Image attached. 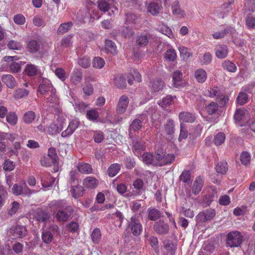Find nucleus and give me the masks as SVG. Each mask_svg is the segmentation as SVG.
I'll return each mask as SVG.
<instances>
[{"mask_svg": "<svg viewBox=\"0 0 255 255\" xmlns=\"http://www.w3.org/2000/svg\"><path fill=\"white\" fill-rule=\"evenodd\" d=\"M53 235L50 231H43L42 234V239L44 243L49 244L53 240Z\"/></svg>", "mask_w": 255, "mask_h": 255, "instance_id": "obj_63", "label": "nucleus"}, {"mask_svg": "<svg viewBox=\"0 0 255 255\" xmlns=\"http://www.w3.org/2000/svg\"><path fill=\"white\" fill-rule=\"evenodd\" d=\"M153 230L158 235H165L169 233V227L163 220L156 222L153 225Z\"/></svg>", "mask_w": 255, "mask_h": 255, "instance_id": "obj_6", "label": "nucleus"}, {"mask_svg": "<svg viewBox=\"0 0 255 255\" xmlns=\"http://www.w3.org/2000/svg\"><path fill=\"white\" fill-rule=\"evenodd\" d=\"M216 215L215 211L212 209L204 210L197 216V219L200 222H205L212 220Z\"/></svg>", "mask_w": 255, "mask_h": 255, "instance_id": "obj_9", "label": "nucleus"}, {"mask_svg": "<svg viewBox=\"0 0 255 255\" xmlns=\"http://www.w3.org/2000/svg\"><path fill=\"white\" fill-rule=\"evenodd\" d=\"M182 73L179 70H176L172 74L173 86L177 88L181 85V81L182 79Z\"/></svg>", "mask_w": 255, "mask_h": 255, "instance_id": "obj_26", "label": "nucleus"}, {"mask_svg": "<svg viewBox=\"0 0 255 255\" xmlns=\"http://www.w3.org/2000/svg\"><path fill=\"white\" fill-rule=\"evenodd\" d=\"M203 185V181L200 177L196 178L192 186V192L195 195H197L201 190Z\"/></svg>", "mask_w": 255, "mask_h": 255, "instance_id": "obj_29", "label": "nucleus"}, {"mask_svg": "<svg viewBox=\"0 0 255 255\" xmlns=\"http://www.w3.org/2000/svg\"><path fill=\"white\" fill-rule=\"evenodd\" d=\"M97 2L98 8L104 12L109 11L111 15L118 12L116 0H98Z\"/></svg>", "mask_w": 255, "mask_h": 255, "instance_id": "obj_2", "label": "nucleus"}, {"mask_svg": "<svg viewBox=\"0 0 255 255\" xmlns=\"http://www.w3.org/2000/svg\"><path fill=\"white\" fill-rule=\"evenodd\" d=\"M83 185L87 188H94L98 185L96 179L92 177H88L84 179Z\"/></svg>", "mask_w": 255, "mask_h": 255, "instance_id": "obj_38", "label": "nucleus"}, {"mask_svg": "<svg viewBox=\"0 0 255 255\" xmlns=\"http://www.w3.org/2000/svg\"><path fill=\"white\" fill-rule=\"evenodd\" d=\"M228 169V164L227 162L224 161L219 162L216 166V171L222 174H225Z\"/></svg>", "mask_w": 255, "mask_h": 255, "instance_id": "obj_44", "label": "nucleus"}, {"mask_svg": "<svg viewBox=\"0 0 255 255\" xmlns=\"http://www.w3.org/2000/svg\"><path fill=\"white\" fill-rule=\"evenodd\" d=\"M164 85V82L160 79H156L151 83V89L152 92L156 93L161 90Z\"/></svg>", "mask_w": 255, "mask_h": 255, "instance_id": "obj_23", "label": "nucleus"}, {"mask_svg": "<svg viewBox=\"0 0 255 255\" xmlns=\"http://www.w3.org/2000/svg\"><path fill=\"white\" fill-rule=\"evenodd\" d=\"M50 218V214L45 211L39 210L37 212L35 215V218L40 222L45 223Z\"/></svg>", "mask_w": 255, "mask_h": 255, "instance_id": "obj_18", "label": "nucleus"}, {"mask_svg": "<svg viewBox=\"0 0 255 255\" xmlns=\"http://www.w3.org/2000/svg\"><path fill=\"white\" fill-rule=\"evenodd\" d=\"M195 77L199 83H203L207 79L206 72L203 69H199L195 72Z\"/></svg>", "mask_w": 255, "mask_h": 255, "instance_id": "obj_32", "label": "nucleus"}, {"mask_svg": "<svg viewBox=\"0 0 255 255\" xmlns=\"http://www.w3.org/2000/svg\"><path fill=\"white\" fill-rule=\"evenodd\" d=\"M172 11L178 17H184L185 16V11L180 8L178 1H174L172 4Z\"/></svg>", "mask_w": 255, "mask_h": 255, "instance_id": "obj_27", "label": "nucleus"}, {"mask_svg": "<svg viewBox=\"0 0 255 255\" xmlns=\"http://www.w3.org/2000/svg\"><path fill=\"white\" fill-rule=\"evenodd\" d=\"M51 88V84L49 81L46 80H43L39 85L38 89V92L42 95H45Z\"/></svg>", "mask_w": 255, "mask_h": 255, "instance_id": "obj_28", "label": "nucleus"}, {"mask_svg": "<svg viewBox=\"0 0 255 255\" xmlns=\"http://www.w3.org/2000/svg\"><path fill=\"white\" fill-rule=\"evenodd\" d=\"M27 48L31 53L43 54L48 51V45L39 39H31L27 41Z\"/></svg>", "mask_w": 255, "mask_h": 255, "instance_id": "obj_1", "label": "nucleus"}, {"mask_svg": "<svg viewBox=\"0 0 255 255\" xmlns=\"http://www.w3.org/2000/svg\"><path fill=\"white\" fill-rule=\"evenodd\" d=\"M29 94V91L26 89L19 88L15 91L14 97L15 99H19L26 97Z\"/></svg>", "mask_w": 255, "mask_h": 255, "instance_id": "obj_51", "label": "nucleus"}, {"mask_svg": "<svg viewBox=\"0 0 255 255\" xmlns=\"http://www.w3.org/2000/svg\"><path fill=\"white\" fill-rule=\"evenodd\" d=\"M174 97L171 95H167L162 99L159 103V105L163 108L165 109L167 107L172 105L174 103Z\"/></svg>", "mask_w": 255, "mask_h": 255, "instance_id": "obj_41", "label": "nucleus"}, {"mask_svg": "<svg viewBox=\"0 0 255 255\" xmlns=\"http://www.w3.org/2000/svg\"><path fill=\"white\" fill-rule=\"evenodd\" d=\"M251 155L247 151H243L241 154L240 160L243 164L245 166L250 164Z\"/></svg>", "mask_w": 255, "mask_h": 255, "instance_id": "obj_56", "label": "nucleus"}, {"mask_svg": "<svg viewBox=\"0 0 255 255\" xmlns=\"http://www.w3.org/2000/svg\"><path fill=\"white\" fill-rule=\"evenodd\" d=\"M129 227H130L131 232L134 236H138L142 232V225L139 220H138L135 216L131 218L129 223Z\"/></svg>", "mask_w": 255, "mask_h": 255, "instance_id": "obj_8", "label": "nucleus"}, {"mask_svg": "<svg viewBox=\"0 0 255 255\" xmlns=\"http://www.w3.org/2000/svg\"><path fill=\"white\" fill-rule=\"evenodd\" d=\"M165 255H174L176 250V246L170 240H166L164 243Z\"/></svg>", "mask_w": 255, "mask_h": 255, "instance_id": "obj_15", "label": "nucleus"}, {"mask_svg": "<svg viewBox=\"0 0 255 255\" xmlns=\"http://www.w3.org/2000/svg\"><path fill=\"white\" fill-rule=\"evenodd\" d=\"M229 33L232 35V37H234L236 34V30L232 27H226L223 30L215 32L212 35L214 39H218L224 38Z\"/></svg>", "mask_w": 255, "mask_h": 255, "instance_id": "obj_12", "label": "nucleus"}, {"mask_svg": "<svg viewBox=\"0 0 255 255\" xmlns=\"http://www.w3.org/2000/svg\"><path fill=\"white\" fill-rule=\"evenodd\" d=\"M222 66L224 69L229 72H234L237 70V67L235 64L229 60L224 61L222 64Z\"/></svg>", "mask_w": 255, "mask_h": 255, "instance_id": "obj_60", "label": "nucleus"}, {"mask_svg": "<svg viewBox=\"0 0 255 255\" xmlns=\"http://www.w3.org/2000/svg\"><path fill=\"white\" fill-rule=\"evenodd\" d=\"M121 169V165L118 163L111 164L108 168L107 172L109 176L114 177L116 176Z\"/></svg>", "mask_w": 255, "mask_h": 255, "instance_id": "obj_39", "label": "nucleus"}, {"mask_svg": "<svg viewBox=\"0 0 255 255\" xmlns=\"http://www.w3.org/2000/svg\"><path fill=\"white\" fill-rule=\"evenodd\" d=\"M79 123L77 120H72L69 124L68 128L65 130L66 134L69 135L74 132V131L78 127Z\"/></svg>", "mask_w": 255, "mask_h": 255, "instance_id": "obj_54", "label": "nucleus"}, {"mask_svg": "<svg viewBox=\"0 0 255 255\" xmlns=\"http://www.w3.org/2000/svg\"><path fill=\"white\" fill-rule=\"evenodd\" d=\"M208 93H209V95L210 97L216 98V99L222 94L219 88L218 87L210 88V90H208Z\"/></svg>", "mask_w": 255, "mask_h": 255, "instance_id": "obj_58", "label": "nucleus"}, {"mask_svg": "<svg viewBox=\"0 0 255 255\" xmlns=\"http://www.w3.org/2000/svg\"><path fill=\"white\" fill-rule=\"evenodd\" d=\"M245 12H253L255 10V0H248L244 5Z\"/></svg>", "mask_w": 255, "mask_h": 255, "instance_id": "obj_50", "label": "nucleus"}, {"mask_svg": "<svg viewBox=\"0 0 255 255\" xmlns=\"http://www.w3.org/2000/svg\"><path fill=\"white\" fill-rule=\"evenodd\" d=\"M35 118V114L33 111H29L26 112L22 118L23 121L26 124H30Z\"/></svg>", "mask_w": 255, "mask_h": 255, "instance_id": "obj_40", "label": "nucleus"}, {"mask_svg": "<svg viewBox=\"0 0 255 255\" xmlns=\"http://www.w3.org/2000/svg\"><path fill=\"white\" fill-rule=\"evenodd\" d=\"M10 232L15 238L21 239L27 235V230L24 226L16 225L11 228Z\"/></svg>", "mask_w": 255, "mask_h": 255, "instance_id": "obj_7", "label": "nucleus"}, {"mask_svg": "<svg viewBox=\"0 0 255 255\" xmlns=\"http://www.w3.org/2000/svg\"><path fill=\"white\" fill-rule=\"evenodd\" d=\"M248 101V95L244 92L239 93L237 98V102L240 105H243L247 103Z\"/></svg>", "mask_w": 255, "mask_h": 255, "instance_id": "obj_55", "label": "nucleus"}, {"mask_svg": "<svg viewBox=\"0 0 255 255\" xmlns=\"http://www.w3.org/2000/svg\"><path fill=\"white\" fill-rule=\"evenodd\" d=\"M126 80L123 76L120 75L115 78L114 82L118 88H125L126 87Z\"/></svg>", "mask_w": 255, "mask_h": 255, "instance_id": "obj_48", "label": "nucleus"}, {"mask_svg": "<svg viewBox=\"0 0 255 255\" xmlns=\"http://www.w3.org/2000/svg\"><path fill=\"white\" fill-rule=\"evenodd\" d=\"M175 157L173 154H166L158 151L155 153V166H162L172 162Z\"/></svg>", "mask_w": 255, "mask_h": 255, "instance_id": "obj_5", "label": "nucleus"}, {"mask_svg": "<svg viewBox=\"0 0 255 255\" xmlns=\"http://www.w3.org/2000/svg\"><path fill=\"white\" fill-rule=\"evenodd\" d=\"M41 178V184L45 188H48L51 187L54 182V179L51 177L49 174H47Z\"/></svg>", "mask_w": 255, "mask_h": 255, "instance_id": "obj_25", "label": "nucleus"}, {"mask_svg": "<svg viewBox=\"0 0 255 255\" xmlns=\"http://www.w3.org/2000/svg\"><path fill=\"white\" fill-rule=\"evenodd\" d=\"M38 70L36 66L32 64H28L26 66L25 72V73L29 76L35 75L37 73Z\"/></svg>", "mask_w": 255, "mask_h": 255, "instance_id": "obj_57", "label": "nucleus"}, {"mask_svg": "<svg viewBox=\"0 0 255 255\" xmlns=\"http://www.w3.org/2000/svg\"><path fill=\"white\" fill-rule=\"evenodd\" d=\"M17 119V116L14 112H10L6 115V122L11 126H14L16 124Z\"/></svg>", "mask_w": 255, "mask_h": 255, "instance_id": "obj_43", "label": "nucleus"}, {"mask_svg": "<svg viewBox=\"0 0 255 255\" xmlns=\"http://www.w3.org/2000/svg\"><path fill=\"white\" fill-rule=\"evenodd\" d=\"M102 234L99 228H95L92 232L91 237L92 241L95 244H98L101 239Z\"/></svg>", "mask_w": 255, "mask_h": 255, "instance_id": "obj_36", "label": "nucleus"}, {"mask_svg": "<svg viewBox=\"0 0 255 255\" xmlns=\"http://www.w3.org/2000/svg\"><path fill=\"white\" fill-rule=\"evenodd\" d=\"M127 80L130 85H132L133 81H136L137 82L141 81V75L139 73L134 71V75L132 74H128V75Z\"/></svg>", "mask_w": 255, "mask_h": 255, "instance_id": "obj_47", "label": "nucleus"}, {"mask_svg": "<svg viewBox=\"0 0 255 255\" xmlns=\"http://www.w3.org/2000/svg\"><path fill=\"white\" fill-rule=\"evenodd\" d=\"M132 150L134 154L138 156L141 154V152L145 150L144 142L138 141H133Z\"/></svg>", "mask_w": 255, "mask_h": 255, "instance_id": "obj_17", "label": "nucleus"}, {"mask_svg": "<svg viewBox=\"0 0 255 255\" xmlns=\"http://www.w3.org/2000/svg\"><path fill=\"white\" fill-rule=\"evenodd\" d=\"M69 192L72 197L74 199H78L82 197L85 192V188L79 184L72 185L70 186Z\"/></svg>", "mask_w": 255, "mask_h": 255, "instance_id": "obj_11", "label": "nucleus"}, {"mask_svg": "<svg viewBox=\"0 0 255 255\" xmlns=\"http://www.w3.org/2000/svg\"><path fill=\"white\" fill-rule=\"evenodd\" d=\"M51 210L55 213V218L59 222H64V205L62 201H53L49 204Z\"/></svg>", "mask_w": 255, "mask_h": 255, "instance_id": "obj_4", "label": "nucleus"}, {"mask_svg": "<svg viewBox=\"0 0 255 255\" xmlns=\"http://www.w3.org/2000/svg\"><path fill=\"white\" fill-rule=\"evenodd\" d=\"M242 132L248 137L254 136L255 135V122L248 126H246L242 129Z\"/></svg>", "mask_w": 255, "mask_h": 255, "instance_id": "obj_24", "label": "nucleus"}, {"mask_svg": "<svg viewBox=\"0 0 255 255\" xmlns=\"http://www.w3.org/2000/svg\"><path fill=\"white\" fill-rule=\"evenodd\" d=\"M87 118L91 121H95L99 117L98 111L96 109H92L87 112Z\"/></svg>", "mask_w": 255, "mask_h": 255, "instance_id": "obj_62", "label": "nucleus"}, {"mask_svg": "<svg viewBox=\"0 0 255 255\" xmlns=\"http://www.w3.org/2000/svg\"><path fill=\"white\" fill-rule=\"evenodd\" d=\"M105 50L106 52L110 53L114 55L117 53V46L115 43L109 39L106 40L105 41Z\"/></svg>", "mask_w": 255, "mask_h": 255, "instance_id": "obj_21", "label": "nucleus"}, {"mask_svg": "<svg viewBox=\"0 0 255 255\" xmlns=\"http://www.w3.org/2000/svg\"><path fill=\"white\" fill-rule=\"evenodd\" d=\"M228 54V48L227 45L219 44L216 46L215 55L219 59L225 58Z\"/></svg>", "mask_w": 255, "mask_h": 255, "instance_id": "obj_13", "label": "nucleus"}, {"mask_svg": "<svg viewBox=\"0 0 255 255\" xmlns=\"http://www.w3.org/2000/svg\"><path fill=\"white\" fill-rule=\"evenodd\" d=\"M152 39L151 35L147 33H141L137 36L136 44L140 47H144L147 45Z\"/></svg>", "mask_w": 255, "mask_h": 255, "instance_id": "obj_14", "label": "nucleus"}, {"mask_svg": "<svg viewBox=\"0 0 255 255\" xmlns=\"http://www.w3.org/2000/svg\"><path fill=\"white\" fill-rule=\"evenodd\" d=\"M129 104V99L127 96H122L118 101L116 107V111L118 114H123L127 110Z\"/></svg>", "mask_w": 255, "mask_h": 255, "instance_id": "obj_10", "label": "nucleus"}, {"mask_svg": "<svg viewBox=\"0 0 255 255\" xmlns=\"http://www.w3.org/2000/svg\"><path fill=\"white\" fill-rule=\"evenodd\" d=\"M121 34L125 38H130L134 34V32L131 27L124 26L121 30Z\"/></svg>", "mask_w": 255, "mask_h": 255, "instance_id": "obj_45", "label": "nucleus"}, {"mask_svg": "<svg viewBox=\"0 0 255 255\" xmlns=\"http://www.w3.org/2000/svg\"><path fill=\"white\" fill-rule=\"evenodd\" d=\"M63 128L62 124L52 123L50 124L47 129V132L50 135L55 134L60 131Z\"/></svg>", "mask_w": 255, "mask_h": 255, "instance_id": "obj_31", "label": "nucleus"}, {"mask_svg": "<svg viewBox=\"0 0 255 255\" xmlns=\"http://www.w3.org/2000/svg\"><path fill=\"white\" fill-rule=\"evenodd\" d=\"M179 117L180 121L185 123H192L195 120L194 115L186 112L180 113L179 115Z\"/></svg>", "mask_w": 255, "mask_h": 255, "instance_id": "obj_19", "label": "nucleus"}, {"mask_svg": "<svg viewBox=\"0 0 255 255\" xmlns=\"http://www.w3.org/2000/svg\"><path fill=\"white\" fill-rule=\"evenodd\" d=\"M174 122L172 119L167 120L166 123L164 125V130L166 133L171 136L174 133Z\"/></svg>", "mask_w": 255, "mask_h": 255, "instance_id": "obj_30", "label": "nucleus"}, {"mask_svg": "<svg viewBox=\"0 0 255 255\" xmlns=\"http://www.w3.org/2000/svg\"><path fill=\"white\" fill-rule=\"evenodd\" d=\"M219 105L216 102H211L206 107V110L210 115L216 114L219 109Z\"/></svg>", "mask_w": 255, "mask_h": 255, "instance_id": "obj_42", "label": "nucleus"}, {"mask_svg": "<svg viewBox=\"0 0 255 255\" xmlns=\"http://www.w3.org/2000/svg\"><path fill=\"white\" fill-rule=\"evenodd\" d=\"M143 162L147 164L155 166V154L153 155L150 152L144 153L142 156Z\"/></svg>", "mask_w": 255, "mask_h": 255, "instance_id": "obj_22", "label": "nucleus"}, {"mask_svg": "<svg viewBox=\"0 0 255 255\" xmlns=\"http://www.w3.org/2000/svg\"><path fill=\"white\" fill-rule=\"evenodd\" d=\"M7 47L10 49L19 50L21 48L22 45L20 42L11 40L8 42Z\"/></svg>", "mask_w": 255, "mask_h": 255, "instance_id": "obj_64", "label": "nucleus"}, {"mask_svg": "<svg viewBox=\"0 0 255 255\" xmlns=\"http://www.w3.org/2000/svg\"><path fill=\"white\" fill-rule=\"evenodd\" d=\"M1 80L9 88L12 89L15 86L16 81L15 79L10 74L3 75L1 77Z\"/></svg>", "mask_w": 255, "mask_h": 255, "instance_id": "obj_16", "label": "nucleus"}, {"mask_svg": "<svg viewBox=\"0 0 255 255\" xmlns=\"http://www.w3.org/2000/svg\"><path fill=\"white\" fill-rule=\"evenodd\" d=\"M243 242V236L238 231L231 232L227 236L226 243L227 245L231 248L239 247Z\"/></svg>", "mask_w": 255, "mask_h": 255, "instance_id": "obj_3", "label": "nucleus"}, {"mask_svg": "<svg viewBox=\"0 0 255 255\" xmlns=\"http://www.w3.org/2000/svg\"><path fill=\"white\" fill-rule=\"evenodd\" d=\"M148 218L151 221H156L160 217V213L155 209H151L148 211Z\"/></svg>", "mask_w": 255, "mask_h": 255, "instance_id": "obj_53", "label": "nucleus"}, {"mask_svg": "<svg viewBox=\"0 0 255 255\" xmlns=\"http://www.w3.org/2000/svg\"><path fill=\"white\" fill-rule=\"evenodd\" d=\"M7 197V192L3 186H0V207H1Z\"/></svg>", "mask_w": 255, "mask_h": 255, "instance_id": "obj_61", "label": "nucleus"}, {"mask_svg": "<svg viewBox=\"0 0 255 255\" xmlns=\"http://www.w3.org/2000/svg\"><path fill=\"white\" fill-rule=\"evenodd\" d=\"M226 138L225 134L223 132H219L214 136L213 142L215 145L219 146L223 143Z\"/></svg>", "mask_w": 255, "mask_h": 255, "instance_id": "obj_49", "label": "nucleus"}, {"mask_svg": "<svg viewBox=\"0 0 255 255\" xmlns=\"http://www.w3.org/2000/svg\"><path fill=\"white\" fill-rule=\"evenodd\" d=\"M47 156L53 160V164L55 166L58 165L59 158L54 147H50L48 149Z\"/></svg>", "mask_w": 255, "mask_h": 255, "instance_id": "obj_34", "label": "nucleus"}, {"mask_svg": "<svg viewBox=\"0 0 255 255\" xmlns=\"http://www.w3.org/2000/svg\"><path fill=\"white\" fill-rule=\"evenodd\" d=\"M176 57V53L173 49H168L164 54V58L169 61H174Z\"/></svg>", "mask_w": 255, "mask_h": 255, "instance_id": "obj_52", "label": "nucleus"}, {"mask_svg": "<svg viewBox=\"0 0 255 255\" xmlns=\"http://www.w3.org/2000/svg\"><path fill=\"white\" fill-rule=\"evenodd\" d=\"M142 116H139L136 119H134L129 126V130L131 132L136 131L139 130L142 127V123L140 119H142Z\"/></svg>", "mask_w": 255, "mask_h": 255, "instance_id": "obj_20", "label": "nucleus"}, {"mask_svg": "<svg viewBox=\"0 0 255 255\" xmlns=\"http://www.w3.org/2000/svg\"><path fill=\"white\" fill-rule=\"evenodd\" d=\"M82 79V73L80 70L77 69L72 74L71 80L75 84L80 82Z\"/></svg>", "mask_w": 255, "mask_h": 255, "instance_id": "obj_46", "label": "nucleus"}, {"mask_svg": "<svg viewBox=\"0 0 255 255\" xmlns=\"http://www.w3.org/2000/svg\"><path fill=\"white\" fill-rule=\"evenodd\" d=\"M161 6L157 2H150L148 7V11L152 15H156L159 13Z\"/></svg>", "mask_w": 255, "mask_h": 255, "instance_id": "obj_37", "label": "nucleus"}, {"mask_svg": "<svg viewBox=\"0 0 255 255\" xmlns=\"http://www.w3.org/2000/svg\"><path fill=\"white\" fill-rule=\"evenodd\" d=\"M104 60L100 57H95L92 61L93 66L94 68L101 69L103 68L105 65Z\"/></svg>", "mask_w": 255, "mask_h": 255, "instance_id": "obj_59", "label": "nucleus"}, {"mask_svg": "<svg viewBox=\"0 0 255 255\" xmlns=\"http://www.w3.org/2000/svg\"><path fill=\"white\" fill-rule=\"evenodd\" d=\"M179 179L184 183L190 184L192 181L191 172L187 170H184L181 174Z\"/></svg>", "mask_w": 255, "mask_h": 255, "instance_id": "obj_33", "label": "nucleus"}, {"mask_svg": "<svg viewBox=\"0 0 255 255\" xmlns=\"http://www.w3.org/2000/svg\"><path fill=\"white\" fill-rule=\"evenodd\" d=\"M79 171L84 174H90L92 172V168L90 164L85 163H79L78 166Z\"/></svg>", "mask_w": 255, "mask_h": 255, "instance_id": "obj_35", "label": "nucleus"}]
</instances>
